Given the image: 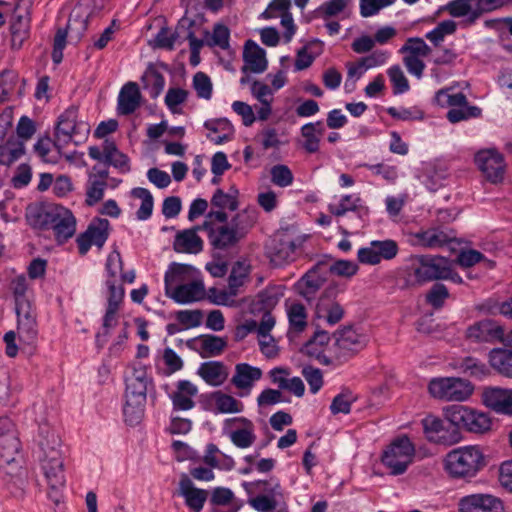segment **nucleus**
I'll list each match as a JSON object with an SVG mask.
<instances>
[{"instance_id": "obj_61", "label": "nucleus", "mask_w": 512, "mask_h": 512, "mask_svg": "<svg viewBox=\"0 0 512 512\" xmlns=\"http://www.w3.org/2000/svg\"><path fill=\"white\" fill-rule=\"evenodd\" d=\"M144 404L145 402L126 399V404L124 406L123 412L125 416V421L129 425H135L140 422L143 416Z\"/></svg>"}, {"instance_id": "obj_49", "label": "nucleus", "mask_w": 512, "mask_h": 512, "mask_svg": "<svg viewBox=\"0 0 512 512\" xmlns=\"http://www.w3.org/2000/svg\"><path fill=\"white\" fill-rule=\"evenodd\" d=\"M349 2L350 0H330L324 2L316 9V16L325 20L337 16L344 11Z\"/></svg>"}, {"instance_id": "obj_4", "label": "nucleus", "mask_w": 512, "mask_h": 512, "mask_svg": "<svg viewBox=\"0 0 512 512\" xmlns=\"http://www.w3.org/2000/svg\"><path fill=\"white\" fill-rule=\"evenodd\" d=\"M37 223L43 229H52L59 242L71 238L76 230L72 212L61 205H50L38 212Z\"/></svg>"}, {"instance_id": "obj_3", "label": "nucleus", "mask_w": 512, "mask_h": 512, "mask_svg": "<svg viewBox=\"0 0 512 512\" xmlns=\"http://www.w3.org/2000/svg\"><path fill=\"white\" fill-rule=\"evenodd\" d=\"M254 224L255 217L241 211L226 224L214 228L209 222H204L202 228L208 231L210 243L215 249L225 250L235 247L244 239Z\"/></svg>"}, {"instance_id": "obj_31", "label": "nucleus", "mask_w": 512, "mask_h": 512, "mask_svg": "<svg viewBox=\"0 0 512 512\" xmlns=\"http://www.w3.org/2000/svg\"><path fill=\"white\" fill-rule=\"evenodd\" d=\"M414 237L419 245L426 248L442 247L455 239L452 231H445L439 227L417 232Z\"/></svg>"}, {"instance_id": "obj_46", "label": "nucleus", "mask_w": 512, "mask_h": 512, "mask_svg": "<svg viewBox=\"0 0 512 512\" xmlns=\"http://www.w3.org/2000/svg\"><path fill=\"white\" fill-rule=\"evenodd\" d=\"M458 368L471 377L483 378L489 375V368L483 362L473 357H466L459 362Z\"/></svg>"}, {"instance_id": "obj_34", "label": "nucleus", "mask_w": 512, "mask_h": 512, "mask_svg": "<svg viewBox=\"0 0 512 512\" xmlns=\"http://www.w3.org/2000/svg\"><path fill=\"white\" fill-rule=\"evenodd\" d=\"M325 132L322 121L311 122L301 127V136L303 138L302 148L307 153H316L320 148L321 137Z\"/></svg>"}, {"instance_id": "obj_9", "label": "nucleus", "mask_w": 512, "mask_h": 512, "mask_svg": "<svg viewBox=\"0 0 512 512\" xmlns=\"http://www.w3.org/2000/svg\"><path fill=\"white\" fill-rule=\"evenodd\" d=\"M412 269L415 281L420 285L451 276V262L441 256H419L415 259Z\"/></svg>"}, {"instance_id": "obj_12", "label": "nucleus", "mask_w": 512, "mask_h": 512, "mask_svg": "<svg viewBox=\"0 0 512 512\" xmlns=\"http://www.w3.org/2000/svg\"><path fill=\"white\" fill-rule=\"evenodd\" d=\"M475 163L484 178L492 184L501 183L506 171L503 155L494 148L483 149L476 153Z\"/></svg>"}, {"instance_id": "obj_30", "label": "nucleus", "mask_w": 512, "mask_h": 512, "mask_svg": "<svg viewBox=\"0 0 512 512\" xmlns=\"http://www.w3.org/2000/svg\"><path fill=\"white\" fill-rule=\"evenodd\" d=\"M141 93L137 83L128 82L120 90L118 95L117 111L120 115L134 113L141 103Z\"/></svg>"}, {"instance_id": "obj_17", "label": "nucleus", "mask_w": 512, "mask_h": 512, "mask_svg": "<svg viewBox=\"0 0 512 512\" xmlns=\"http://www.w3.org/2000/svg\"><path fill=\"white\" fill-rule=\"evenodd\" d=\"M78 109L75 106L67 108L58 118L55 138L62 144H67L74 140V137L82 130L89 131L87 123H77Z\"/></svg>"}, {"instance_id": "obj_64", "label": "nucleus", "mask_w": 512, "mask_h": 512, "mask_svg": "<svg viewBox=\"0 0 512 512\" xmlns=\"http://www.w3.org/2000/svg\"><path fill=\"white\" fill-rule=\"evenodd\" d=\"M188 91L182 88H169L165 96V104L173 113L178 112V106L186 102Z\"/></svg>"}, {"instance_id": "obj_1", "label": "nucleus", "mask_w": 512, "mask_h": 512, "mask_svg": "<svg viewBox=\"0 0 512 512\" xmlns=\"http://www.w3.org/2000/svg\"><path fill=\"white\" fill-rule=\"evenodd\" d=\"M61 439L48 424L39 426V462L48 484V497L59 504L63 500L66 478L60 451Z\"/></svg>"}, {"instance_id": "obj_15", "label": "nucleus", "mask_w": 512, "mask_h": 512, "mask_svg": "<svg viewBox=\"0 0 512 512\" xmlns=\"http://www.w3.org/2000/svg\"><path fill=\"white\" fill-rule=\"evenodd\" d=\"M338 289L335 285L325 288L315 307V316L319 320H324L329 325H335L344 316L342 306L335 301Z\"/></svg>"}, {"instance_id": "obj_20", "label": "nucleus", "mask_w": 512, "mask_h": 512, "mask_svg": "<svg viewBox=\"0 0 512 512\" xmlns=\"http://www.w3.org/2000/svg\"><path fill=\"white\" fill-rule=\"evenodd\" d=\"M17 314V334L26 344H33L37 338L36 314L31 303H21L15 306Z\"/></svg>"}, {"instance_id": "obj_50", "label": "nucleus", "mask_w": 512, "mask_h": 512, "mask_svg": "<svg viewBox=\"0 0 512 512\" xmlns=\"http://www.w3.org/2000/svg\"><path fill=\"white\" fill-rule=\"evenodd\" d=\"M271 182L278 187H288L293 183L294 176L291 169L284 164L274 165L270 169Z\"/></svg>"}, {"instance_id": "obj_8", "label": "nucleus", "mask_w": 512, "mask_h": 512, "mask_svg": "<svg viewBox=\"0 0 512 512\" xmlns=\"http://www.w3.org/2000/svg\"><path fill=\"white\" fill-rule=\"evenodd\" d=\"M446 415L470 433L484 434L491 430L492 420L485 412L463 405H452L446 409Z\"/></svg>"}, {"instance_id": "obj_59", "label": "nucleus", "mask_w": 512, "mask_h": 512, "mask_svg": "<svg viewBox=\"0 0 512 512\" xmlns=\"http://www.w3.org/2000/svg\"><path fill=\"white\" fill-rule=\"evenodd\" d=\"M175 317L185 329H189L201 325L203 314L200 310H180L176 312Z\"/></svg>"}, {"instance_id": "obj_51", "label": "nucleus", "mask_w": 512, "mask_h": 512, "mask_svg": "<svg viewBox=\"0 0 512 512\" xmlns=\"http://www.w3.org/2000/svg\"><path fill=\"white\" fill-rule=\"evenodd\" d=\"M355 400L356 397L351 391L344 390L334 397L330 405V410L334 415L339 413L348 414L351 410V405Z\"/></svg>"}, {"instance_id": "obj_56", "label": "nucleus", "mask_w": 512, "mask_h": 512, "mask_svg": "<svg viewBox=\"0 0 512 512\" xmlns=\"http://www.w3.org/2000/svg\"><path fill=\"white\" fill-rule=\"evenodd\" d=\"M390 81L393 85L394 94H402L409 90V82L402 69L398 65L390 67L387 71Z\"/></svg>"}, {"instance_id": "obj_43", "label": "nucleus", "mask_w": 512, "mask_h": 512, "mask_svg": "<svg viewBox=\"0 0 512 512\" xmlns=\"http://www.w3.org/2000/svg\"><path fill=\"white\" fill-rule=\"evenodd\" d=\"M283 296V289L281 286L267 287L257 295L255 306L259 310L270 311L278 304Z\"/></svg>"}, {"instance_id": "obj_45", "label": "nucleus", "mask_w": 512, "mask_h": 512, "mask_svg": "<svg viewBox=\"0 0 512 512\" xmlns=\"http://www.w3.org/2000/svg\"><path fill=\"white\" fill-rule=\"evenodd\" d=\"M142 82L144 89L149 90V95L153 99L160 95L165 86L164 76L156 69L147 70L142 77Z\"/></svg>"}, {"instance_id": "obj_28", "label": "nucleus", "mask_w": 512, "mask_h": 512, "mask_svg": "<svg viewBox=\"0 0 512 512\" xmlns=\"http://www.w3.org/2000/svg\"><path fill=\"white\" fill-rule=\"evenodd\" d=\"M226 424H239L238 428L230 433L231 442L238 448H248L256 440L255 427L251 420L245 417H235L226 420Z\"/></svg>"}, {"instance_id": "obj_36", "label": "nucleus", "mask_w": 512, "mask_h": 512, "mask_svg": "<svg viewBox=\"0 0 512 512\" xmlns=\"http://www.w3.org/2000/svg\"><path fill=\"white\" fill-rule=\"evenodd\" d=\"M328 209L336 217L344 216L349 211L356 212L360 218L369 214L368 207L362 204V199L359 196L355 195L343 196L339 204H330Z\"/></svg>"}, {"instance_id": "obj_6", "label": "nucleus", "mask_w": 512, "mask_h": 512, "mask_svg": "<svg viewBox=\"0 0 512 512\" xmlns=\"http://www.w3.org/2000/svg\"><path fill=\"white\" fill-rule=\"evenodd\" d=\"M432 397L445 401H465L473 393L472 384L461 378H434L428 385Z\"/></svg>"}, {"instance_id": "obj_37", "label": "nucleus", "mask_w": 512, "mask_h": 512, "mask_svg": "<svg viewBox=\"0 0 512 512\" xmlns=\"http://www.w3.org/2000/svg\"><path fill=\"white\" fill-rule=\"evenodd\" d=\"M323 283L324 279L317 274L316 269H311L297 281L295 289L299 295L311 301Z\"/></svg>"}, {"instance_id": "obj_60", "label": "nucleus", "mask_w": 512, "mask_h": 512, "mask_svg": "<svg viewBox=\"0 0 512 512\" xmlns=\"http://www.w3.org/2000/svg\"><path fill=\"white\" fill-rule=\"evenodd\" d=\"M473 2L475 0H453L448 3L447 10L451 16L457 18L470 15V21L474 22L476 19H473L472 16L474 10L472 7Z\"/></svg>"}, {"instance_id": "obj_7", "label": "nucleus", "mask_w": 512, "mask_h": 512, "mask_svg": "<svg viewBox=\"0 0 512 512\" xmlns=\"http://www.w3.org/2000/svg\"><path fill=\"white\" fill-rule=\"evenodd\" d=\"M422 425L431 442L451 446L462 439L460 424L453 423L446 414L444 419L429 415L422 420Z\"/></svg>"}, {"instance_id": "obj_42", "label": "nucleus", "mask_w": 512, "mask_h": 512, "mask_svg": "<svg viewBox=\"0 0 512 512\" xmlns=\"http://www.w3.org/2000/svg\"><path fill=\"white\" fill-rule=\"evenodd\" d=\"M216 409L219 413H239L244 409L242 402L237 400L232 395L226 394L222 391H215L212 393Z\"/></svg>"}, {"instance_id": "obj_33", "label": "nucleus", "mask_w": 512, "mask_h": 512, "mask_svg": "<svg viewBox=\"0 0 512 512\" xmlns=\"http://www.w3.org/2000/svg\"><path fill=\"white\" fill-rule=\"evenodd\" d=\"M197 374L210 386H220L228 378V368L220 361L204 362L198 368Z\"/></svg>"}, {"instance_id": "obj_25", "label": "nucleus", "mask_w": 512, "mask_h": 512, "mask_svg": "<svg viewBox=\"0 0 512 512\" xmlns=\"http://www.w3.org/2000/svg\"><path fill=\"white\" fill-rule=\"evenodd\" d=\"M166 295L179 304L197 302L205 298V287L201 280H192L175 286Z\"/></svg>"}, {"instance_id": "obj_5", "label": "nucleus", "mask_w": 512, "mask_h": 512, "mask_svg": "<svg viewBox=\"0 0 512 512\" xmlns=\"http://www.w3.org/2000/svg\"><path fill=\"white\" fill-rule=\"evenodd\" d=\"M415 456V446L407 436L395 439L383 452L382 463L392 475L406 472Z\"/></svg>"}, {"instance_id": "obj_44", "label": "nucleus", "mask_w": 512, "mask_h": 512, "mask_svg": "<svg viewBox=\"0 0 512 512\" xmlns=\"http://www.w3.org/2000/svg\"><path fill=\"white\" fill-rule=\"evenodd\" d=\"M131 195L135 198L141 199L140 208L137 210L136 215L139 220H147L152 215L153 211V196L146 188H133Z\"/></svg>"}, {"instance_id": "obj_32", "label": "nucleus", "mask_w": 512, "mask_h": 512, "mask_svg": "<svg viewBox=\"0 0 512 512\" xmlns=\"http://www.w3.org/2000/svg\"><path fill=\"white\" fill-rule=\"evenodd\" d=\"M197 229H200V227L178 232L173 243L174 250L179 253L189 254H197L201 252L203 249V241L197 235Z\"/></svg>"}, {"instance_id": "obj_53", "label": "nucleus", "mask_w": 512, "mask_h": 512, "mask_svg": "<svg viewBox=\"0 0 512 512\" xmlns=\"http://www.w3.org/2000/svg\"><path fill=\"white\" fill-rule=\"evenodd\" d=\"M481 115V109L477 106H470L468 104L459 108H451L447 112V119L451 123H458L463 120H468L470 118H476Z\"/></svg>"}, {"instance_id": "obj_14", "label": "nucleus", "mask_w": 512, "mask_h": 512, "mask_svg": "<svg viewBox=\"0 0 512 512\" xmlns=\"http://www.w3.org/2000/svg\"><path fill=\"white\" fill-rule=\"evenodd\" d=\"M88 154L92 159L107 166H113L121 173H128L131 170L128 156L117 148L114 141L109 139L103 142L102 148L89 147Z\"/></svg>"}, {"instance_id": "obj_18", "label": "nucleus", "mask_w": 512, "mask_h": 512, "mask_svg": "<svg viewBox=\"0 0 512 512\" xmlns=\"http://www.w3.org/2000/svg\"><path fill=\"white\" fill-rule=\"evenodd\" d=\"M109 226L107 219L93 220L87 230L77 238L79 253L85 255L92 245L101 248L109 236Z\"/></svg>"}, {"instance_id": "obj_54", "label": "nucleus", "mask_w": 512, "mask_h": 512, "mask_svg": "<svg viewBox=\"0 0 512 512\" xmlns=\"http://www.w3.org/2000/svg\"><path fill=\"white\" fill-rule=\"evenodd\" d=\"M193 88L199 98L210 100L212 97L213 86L211 79L204 72H197L193 76Z\"/></svg>"}, {"instance_id": "obj_27", "label": "nucleus", "mask_w": 512, "mask_h": 512, "mask_svg": "<svg viewBox=\"0 0 512 512\" xmlns=\"http://www.w3.org/2000/svg\"><path fill=\"white\" fill-rule=\"evenodd\" d=\"M179 490L190 510L200 512L203 509L208 498V491L194 487L193 482L186 474L181 476Z\"/></svg>"}, {"instance_id": "obj_35", "label": "nucleus", "mask_w": 512, "mask_h": 512, "mask_svg": "<svg viewBox=\"0 0 512 512\" xmlns=\"http://www.w3.org/2000/svg\"><path fill=\"white\" fill-rule=\"evenodd\" d=\"M198 272L188 264L172 263L165 273V293H169L175 286L189 281Z\"/></svg>"}, {"instance_id": "obj_63", "label": "nucleus", "mask_w": 512, "mask_h": 512, "mask_svg": "<svg viewBox=\"0 0 512 512\" xmlns=\"http://www.w3.org/2000/svg\"><path fill=\"white\" fill-rule=\"evenodd\" d=\"M396 0H360V14L367 18L374 16L381 9L392 5Z\"/></svg>"}, {"instance_id": "obj_58", "label": "nucleus", "mask_w": 512, "mask_h": 512, "mask_svg": "<svg viewBox=\"0 0 512 512\" xmlns=\"http://www.w3.org/2000/svg\"><path fill=\"white\" fill-rule=\"evenodd\" d=\"M371 243L379 257V262L383 259L391 260L396 257L398 253V245L394 240L372 241Z\"/></svg>"}, {"instance_id": "obj_21", "label": "nucleus", "mask_w": 512, "mask_h": 512, "mask_svg": "<svg viewBox=\"0 0 512 512\" xmlns=\"http://www.w3.org/2000/svg\"><path fill=\"white\" fill-rule=\"evenodd\" d=\"M466 337L475 343L493 344L503 337V327L493 320L484 319L469 326Z\"/></svg>"}, {"instance_id": "obj_57", "label": "nucleus", "mask_w": 512, "mask_h": 512, "mask_svg": "<svg viewBox=\"0 0 512 512\" xmlns=\"http://www.w3.org/2000/svg\"><path fill=\"white\" fill-rule=\"evenodd\" d=\"M359 270L357 263L350 260H337L329 266V272L340 277L351 278Z\"/></svg>"}, {"instance_id": "obj_13", "label": "nucleus", "mask_w": 512, "mask_h": 512, "mask_svg": "<svg viewBox=\"0 0 512 512\" xmlns=\"http://www.w3.org/2000/svg\"><path fill=\"white\" fill-rule=\"evenodd\" d=\"M334 337V360L339 364L347 361L354 354L361 351L366 345L365 337L357 333L351 327L337 331L334 333Z\"/></svg>"}, {"instance_id": "obj_62", "label": "nucleus", "mask_w": 512, "mask_h": 512, "mask_svg": "<svg viewBox=\"0 0 512 512\" xmlns=\"http://www.w3.org/2000/svg\"><path fill=\"white\" fill-rule=\"evenodd\" d=\"M24 154V144L22 142L13 145L8 144L0 150V164L9 166L18 160Z\"/></svg>"}, {"instance_id": "obj_24", "label": "nucleus", "mask_w": 512, "mask_h": 512, "mask_svg": "<svg viewBox=\"0 0 512 512\" xmlns=\"http://www.w3.org/2000/svg\"><path fill=\"white\" fill-rule=\"evenodd\" d=\"M257 486H264L266 495H258L250 498L248 503L258 512H272L279 505V500L283 499V492L279 482H276L272 487L268 488L267 481H257Z\"/></svg>"}, {"instance_id": "obj_47", "label": "nucleus", "mask_w": 512, "mask_h": 512, "mask_svg": "<svg viewBox=\"0 0 512 512\" xmlns=\"http://www.w3.org/2000/svg\"><path fill=\"white\" fill-rule=\"evenodd\" d=\"M401 53L414 57H426L431 54L432 49L419 37L408 38L400 49Z\"/></svg>"}, {"instance_id": "obj_23", "label": "nucleus", "mask_w": 512, "mask_h": 512, "mask_svg": "<svg viewBox=\"0 0 512 512\" xmlns=\"http://www.w3.org/2000/svg\"><path fill=\"white\" fill-rule=\"evenodd\" d=\"M482 401L496 413L512 415V389L487 387L482 392Z\"/></svg>"}, {"instance_id": "obj_52", "label": "nucleus", "mask_w": 512, "mask_h": 512, "mask_svg": "<svg viewBox=\"0 0 512 512\" xmlns=\"http://www.w3.org/2000/svg\"><path fill=\"white\" fill-rule=\"evenodd\" d=\"M106 187V181L89 177L88 187L86 190V204L88 206H93L94 204L102 200Z\"/></svg>"}, {"instance_id": "obj_10", "label": "nucleus", "mask_w": 512, "mask_h": 512, "mask_svg": "<svg viewBox=\"0 0 512 512\" xmlns=\"http://www.w3.org/2000/svg\"><path fill=\"white\" fill-rule=\"evenodd\" d=\"M21 444L17 433L0 435V470L12 479L22 473Z\"/></svg>"}, {"instance_id": "obj_39", "label": "nucleus", "mask_w": 512, "mask_h": 512, "mask_svg": "<svg viewBox=\"0 0 512 512\" xmlns=\"http://www.w3.org/2000/svg\"><path fill=\"white\" fill-rule=\"evenodd\" d=\"M62 143L57 141L52 142V140L48 137L41 138L34 145L35 152L38 154L41 159L47 163H57L61 158V148Z\"/></svg>"}, {"instance_id": "obj_40", "label": "nucleus", "mask_w": 512, "mask_h": 512, "mask_svg": "<svg viewBox=\"0 0 512 512\" xmlns=\"http://www.w3.org/2000/svg\"><path fill=\"white\" fill-rule=\"evenodd\" d=\"M198 339L201 344L199 354L202 358L218 356L227 346V341L216 335H202Z\"/></svg>"}, {"instance_id": "obj_29", "label": "nucleus", "mask_w": 512, "mask_h": 512, "mask_svg": "<svg viewBox=\"0 0 512 512\" xmlns=\"http://www.w3.org/2000/svg\"><path fill=\"white\" fill-rule=\"evenodd\" d=\"M198 388L188 380H180L176 390L170 395L173 409L187 411L195 406L193 398L197 395Z\"/></svg>"}, {"instance_id": "obj_11", "label": "nucleus", "mask_w": 512, "mask_h": 512, "mask_svg": "<svg viewBox=\"0 0 512 512\" xmlns=\"http://www.w3.org/2000/svg\"><path fill=\"white\" fill-rule=\"evenodd\" d=\"M33 0H18L10 24L11 48L19 50L28 38Z\"/></svg>"}, {"instance_id": "obj_48", "label": "nucleus", "mask_w": 512, "mask_h": 512, "mask_svg": "<svg viewBox=\"0 0 512 512\" xmlns=\"http://www.w3.org/2000/svg\"><path fill=\"white\" fill-rule=\"evenodd\" d=\"M237 193V190L225 193L222 189H217L211 199V205L221 210L234 211L238 208Z\"/></svg>"}, {"instance_id": "obj_26", "label": "nucleus", "mask_w": 512, "mask_h": 512, "mask_svg": "<svg viewBox=\"0 0 512 512\" xmlns=\"http://www.w3.org/2000/svg\"><path fill=\"white\" fill-rule=\"evenodd\" d=\"M243 60L245 65L242 67V72L247 71L253 73H262L267 69L266 53L253 40H247L244 45Z\"/></svg>"}, {"instance_id": "obj_16", "label": "nucleus", "mask_w": 512, "mask_h": 512, "mask_svg": "<svg viewBox=\"0 0 512 512\" xmlns=\"http://www.w3.org/2000/svg\"><path fill=\"white\" fill-rule=\"evenodd\" d=\"M459 512H505L503 501L492 494L476 493L459 501Z\"/></svg>"}, {"instance_id": "obj_19", "label": "nucleus", "mask_w": 512, "mask_h": 512, "mask_svg": "<svg viewBox=\"0 0 512 512\" xmlns=\"http://www.w3.org/2000/svg\"><path fill=\"white\" fill-rule=\"evenodd\" d=\"M297 244L288 234H279L271 239L267 246V254L271 262L281 266L295 259Z\"/></svg>"}, {"instance_id": "obj_22", "label": "nucleus", "mask_w": 512, "mask_h": 512, "mask_svg": "<svg viewBox=\"0 0 512 512\" xmlns=\"http://www.w3.org/2000/svg\"><path fill=\"white\" fill-rule=\"evenodd\" d=\"M262 377V370L251 366L248 363H238L235 366V373L231 378L233 384L238 390V396L245 397L250 394L255 382Z\"/></svg>"}, {"instance_id": "obj_55", "label": "nucleus", "mask_w": 512, "mask_h": 512, "mask_svg": "<svg viewBox=\"0 0 512 512\" xmlns=\"http://www.w3.org/2000/svg\"><path fill=\"white\" fill-rule=\"evenodd\" d=\"M325 351L326 347L316 344L315 341H308L303 348V353L311 358H315L320 364L326 366L335 364L334 356H327Z\"/></svg>"}, {"instance_id": "obj_38", "label": "nucleus", "mask_w": 512, "mask_h": 512, "mask_svg": "<svg viewBox=\"0 0 512 512\" xmlns=\"http://www.w3.org/2000/svg\"><path fill=\"white\" fill-rule=\"evenodd\" d=\"M489 363L499 374L512 378V351L494 348L489 352Z\"/></svg>"}, {"instance_id": "obj_41", "label": "nucleus", "mask_w": 512, "mask_h": 512, "mask_svg": "<svg viewBox=\"0 0 512 512\" xmlns=\"http://www.w3.org/2000/svg\"><path fill=\"white\" fill-rule=\"evenodd\" d=\"M287 316L289 320V332L301 333L307 327V313L305 307L301 303H292L287 306Z\"/></svg>"}, {"instance_id": "obj_2", "label": "nucleus", "mask_w": 512, "mask_h": 512, "mask_svg": "<svg viewBox=\"0 0 512 512\" xmlns=\"http://www.w3.org/2000/svg\"><path fill=\"white\" fill-rule=\"evenodd\" d=\"M486 465L482 449L468 445L449 451L443 458V469L452 479L467 480L475 477Z\"/></svg>"}]
</instances>
